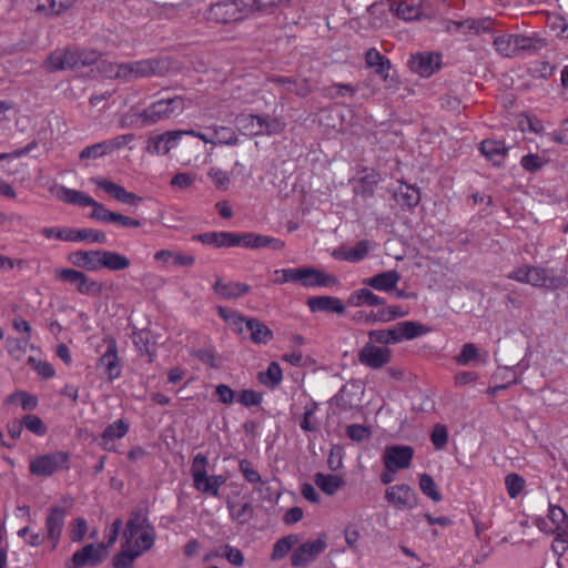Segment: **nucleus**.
<instances>
[{
	"instance_id": "obj_57",
	"label": "nucleus",
	"mask_w": 568,
	"mask_h": 568,
	"mask_svg": "<svg viewBox=\"0 0 568 568\" xmlns=\"http://www.w3.org/2000/svg\"><path fill=\"white\" fill-rule=\"evenodd\" d=\"M23 424H24V427L38 435V436H43L47 434V426L44 425V423L42 422V419L37 416V415H33V414H28L23 417Z\"/></svg>"
},
{
	"instance_id": "obj_47",
	"label": "nucleus",
	"mask_w": 568,
	"mask_h": 568,
	"mask_svg": "<svg viewBox=\"0 0 568 568\" xmlns=\"http://www.w3.org/2000/svg\"><path fill=\"white\" fill-rule=\"evenodd\" d=\"M91 181L99 189L103 190L106 194H109L110 196L114 197L118 201H121V199L123 197V194L126 191L122 185L116 184L108 179L94 178V179H91Z\"/></svg>"
},
{
	"instance_id": "obj_35",
	"label": "nucleus",
	"mask_w": 568,
	"mask_h": 568,
	"mask_svg": "<svg viewBox=\"0 0 568 568\" xmlns=\"http://www.w3.org/2000/svg\"><path fill=\"white\" fill-rule=\"evenodd\" d=\"M274 338L273 331L257 318L251 317V343L266 345Z\"/></svg>"
},
{
	"instance_id": "obj_56",
	"label": "nucleus",
	"mask_w": 568,
	"mask_h": 568,
	"mask_svg": "<svg viewBox=\"0 0 568 568\" xmlns=\"http://www.w3.org/2000/svg\"><path fill=\"white\" fill-rule=\"evenodd\" d=\"M216 555L225 557L232 565L235 566H242L244 564V556L242 551L230 545L220 547Z\"/></svg>"
},
{
	"instance_id": "obj_53",
	"label": "nucleus",
	"mask_w": 568,
	"mask_h": 568,
	"mask_svg": "<svg viewBox=\"0 0 568 568\" xmlns=\"http://www.w3.org/2000/svg\"><path fill=\"white\" fill-rule=\"evenodd\" d=\"M108 144L104 141L85 146L79 154L81 160H95L108 154Z\"/></svg>"
},
{
	"instance_id": "obj_31",
	"label": "nucleus",
	"mask_w": 568,
	"mask_h": 568,
	"mask_svg": "<svg viewBox=\"0 0 568 568\" xmlns=\"http://www.w3.org/2000/svg\"><path fill=\"white\" fill-rule=\"evenodd\" d=\"M315 485L326 495H334L345 485V480L338 475L316 473L314 476Z\"/></svg>"
},
{
	"instance_id": "obj_18",
	"label": "nucleus",
	"mask_w": 568,
	"mask_h": 568,
	"mask_svg": "<svg viewBox=\"0 0 568 568\" xmlns=\"http://www.w3.org/2000/svg\"><path fill=\"white\" fill-rule=\"evenodd\" d=\"M438 54L433 53H417L412 55L409 60V68L413 72L422 77H430L440 67Z\"/></svg>"
},
{
	"instance_id": "obj_12",
	"label": "nucleus",
	"mask_w": 568,
	"mask_h": 568,
	"mask_svg": "<svg viewBox=\"0 0 568 568\" xmlns=\"http://www.w3.org/2000/svg\"><path fill=\"white\" fill-rule=\"evenodd\" d=\"M105 557V546L101 542L99 545L88 544L81 549L77 550L71 557V566L68 568H82L84 566H98Z\"/></svg>"
},
{
	"instance_id": "obj_10",
	"label": "nucleus",
	"mask_w": 568,
	"mask_h": 568,
	"mask_svg": "<svg viewBox=\"0 0 568 568\" xmlns=\"http://www.w3.org/2000/svg\"><path fill=\"white\" fill-rule=\"evenodd\" d=\"M414 449L406 445H392L385 448L383 462L389 471H398L410 466Z\"/></svg>"
},
{
	"instance_id": "obj_27",
	"label": "nucleus",
	"mask_w": 568,
	"mask_h": 568,
	"mask_svg": "<svg viewBox=\"0 0 568 568\" xmlns=\"http://www.w3.org/2000/svg\"><path fill=\"white\" fill-rule=\"evenodd\" d=\"M480 152L495 165H499L507 154V148L501 141L487 139L480 143Z\"/></svg>"
},
{
	"instance_id": "obj_50",
	"label": "nucleus",
	"mask_w": 568,
	"mask_h": 568,
	"mask_svg": "<svg viewBox=\"0 0 568 568\" xmlns=\"http://www.w3.org/2000/svg\"><path fill=\"white\" fill-rule=\"evenodd\" d=\"M548 518L556 525L558 532L568 531V515L561 507L549 505Z\"/></svg>"
},
{
	"instance_id": "obj_49",
	"label": "nucleus",
	"mask_w": 568,
	"mask_h": 568,
	"mask_svg": "<svg viewBox=\"0 0 568 568\" xmlns=\"http://www.w3.org/2000/svg\"><path fill=\"white\" fill-rule=\"evenodd\" d=\"M41 234L47 239H57L64 242H74L75 229L72 227H43Z\"/></svg>"
},
{
	"instance_id": "obj_1",
	"label": "nucleus",
	"mask_w": 568,
	"mask_h": 568,
	"mask_svg": "<svg viewBox=\"0 0 568 568\" xmlns=\"http://www.w3.org/2000/svg\"><path fill=\"white\" fill-rule=\"evenodd\" d=\"M272 281L275 284L300 283L305 287H331L339 284L335 275L312 266L276 270Z\"/></svg>"
},
{
	"instance_id": "obj_16",
	"label": "nucleus",
	"mask_w": 568,
	"mask_h": 568,
	"mask_svg": "<svg viewBox=\"0 0 568 568\" xmlns=\"http://www.w3.org/2000/svg\"><path fill=\"white\" fill-rule=\"evenodd\" d=\"M67 517V509L61 506H52L45 518L47 538L52 541V548H55Z\"/></svg>"
},
{
	"instance_id": "obj_55",
	"label": "nucleus",
	"mask_w": 568,
	"mask_h": 568,
	"mask_svg": "<svg viewBox=\"0 0 568 568\" xmlns=\"http://www.w3.org/2000/svg\"><path fill=\"white\" fill-rule=\"evenodd\" d=\"M399 195L403 204L409 209L415 207L420 201L419 190L412 185L400 187Z\"/></svg>"
},
{
	"instance_id": "obj_61",
	"label": "nucleus",
	"mask_w": 568,
	"mask_h": 568,
	"mask_svg": "<svg viewBox=\"0 0 568 568\" xmlns=\"http://www.w3.org/2000/svg\"><path fill=\"white\" fill-rule=\"evenodd\" d=\"M316 409H317L316 403H312L310 406H307L305 408V412H304L303 417L300 423V426L304 432L314 433V432L318 430L317 424L312 420Z\"/></svg>"
},
{
	"instance_id": "obj_46",
	"label": "nucleus",
	"mask_w": 568,
	"mask_h": 568,
	"mask_svg": "<svg viewBox=\"0 0 568 568\" xmlns=\"http://www.w3.org/2000/svg\"><path fill=\"white\" fill-rule=\"evenodd\" d=\"M419 488L423 494L429 497L433 501L438 503L442 500V495L430 475L426 473L419 475Z\"/></svg>"
},
{
	"instance_id": "obj_13",
	"label": "nucleus",
	"mask_w": 568,
	"mask_h": 568,
	"mask_svg": "<svg viewBox=\"0 0 568 568\" xmlns=\"http://www.w3.org/2000/svg\"><path fill=\"white\" fill-rule=\"evenodd\" d=\"M325 536L317 538L313 541L302 544L291 556V564L293 567H305L312 562L326 548Z\"/></svg>"
},
{
	"instance_id": "obj_41",
	"label": "nucleus",
	"mask_w": 568,
	"mask_h": 568,
	"mask_svg": "<svg viewBox=\"0 0 568 568\" xmlns=\"http://www.w3.org/2000/svg\"><path fill=\"white\" fill-rule=\"evenodd\" d=\"M60 199L69 204H74L79 206H90V204L94 203V199L91 197L90 195L81 191L68 189L65 186L61 187Z\"/></svg>"
},
{
	"instance_id": "obj_6",
	"label": "nucleus",
	"mask_w": 568,
	"mask_h": 568,
	"mask_svg": "<svg viewBox=\"0 0 568 568\" xmlns=\"http://www.w3.org/2000/svg\"><path fill=\"white\" fill-rule=\"evenodd\" d=\"M69 460L70 456L65 452L44 454L30 462L29 471L36 476L50 477L57 471L69 469Z\"/></svg>"
},
{
	"instance_id": "obj_19",
	"label": "nucleus",
	"mask_w": 568,
	"mask_h": 568,
	"mask_svg": "<svg viewBox=\"0 0 568 568\" xmlns=\"http://www.w3.org/2000/svg\"><path fill=\"white\" fill-rule=\"evenodd\" d=\"M101 250L75 251L69 254L68 261L75 267L90 272L100 271Z\"/></svg>"
},
{
	"instance_id": "obj_21",
	"label": "nucleus",
	"mask_w": 568,
	"mask_h": 568,
	"mask_svg": "<svg viewBox=\"0 0 568 568\" xmlns=\"http://www.w3.org/2000/svg\"><path fill=\"white\" fill-rule=\"evenodd\" d=\"M146 525H152L148 518V510L140 507L134 509L123 531V538L126 544L132 542L138 532L146 528Z\"/></svg>"
},
{
	"instance_id": "obj_37",
	"label": "nucleus",
	"mask_w": 568,
	"mask_h": 568,
	"mask_svg": "<svg viewBox=\"0 0 568 568\" xmlns=\"http://www.w3.org/2000/svg\"><path fill=\"white\" fill-rule=\"evenodd\" d=\"M213 134V145H234L237 143V134L227 126H209L206 129Z\"/></svg>"
},
{
	"instance_id": "obj_9",
	"label": "nucleus",
	"mask_w": 568,
	"mask_h": 568,
	"mask_svg": "<svg viewBox=\"0 0 568 568\" xmlns=\"http://www.w3.org/2000/svg\"><path fill=\"white\" fill-rule=\"evenodd\" d=\"M385 500L397 510H409L417 506V496L407 484L393 485L385 490Z\"/></svg>"
},
{
	"instance_id": "obj_25",
	"label": "nucleus",
	"mask_w": 568,
	"mask_h": 568,
	"mask_svg": "<svg viewBox=\"0 0 568 568\" xmlns=\"http://www.w3.org/2000/svg\"><path fill=\"white\" fill-rule=\"evenodd\" d=\"M154 260L174 266L190 267L195 263L192 254L181 253L179 251L161 250L154 254Z\"/></svg>"
},
{
	"instance_id": "obj_36",
	"label": "nucleus",
	"mask_w": 568,
	"mask_h": 568,
	"mask_svg": "<svg viewBox=\"0 0 568 568\" xmlns=\"http://www.w3.org/2000/svg\"><path fill=\"white\" fill-rule=\"evenodd\" d=\"M247 290L248 287L246 285L234 282L223 283L216 281L214 284L215 293L225 300L237 298L245 294Z\"/></svg>"
},
{
	"instance_id": "obj_11",
	"label": "nucleus",
	"mask_w": 568,
	"mask_h": 568,
	"mask_svg": "<svg viewBox=\"0 0 568 568\" xmlns=\"http://www.w3.org/2000/svg\"><path fill=\"white\" fill-rule=\"evenodd\" d=\"M358 359L363 365L378 369L390 362L392 351L387 346H376L368 342L359 351Z\"/></svg>"
},
{
	"instance_id": "obj_2",
	"label": "nucleus",
	"mask_w": 568,
	"mask_h": 568,
	"mask_svg": "<svg viewBox=\"0 0 568 568\" xmlns=\"http://www.w3.org/2000/svg\"><path fill=\"white\" fill-rule=\"evenodd\" d=\"M430 332V327L415 321L398 322L386 329H373L368 332L369 342L383 345L397 344L403 341H412Z\"/></svg>"
},
{
	"instance_id": "obj_42",
	"label": "nucleus",
	"mask_w": 568,
	"mask_h": 568,
	"mask_svg": "<svg viewBox=\"0 0 568 568\" xmlns=\"http://www.w3.org/2000/svg\"><path fill=\"white\" fill-rule=\"evenodd\" d=\"M220 316L229 324L231 329L237 334L242 333L244 326L248 327V320L237 315L235 312L230 311L223 306L217 307Z\"/></svg>"
},
{
	"instance_id": "obj_29",
	"label": "nucleus",
	"mask_w": 568,
	"mask_h": 568,
	"mask_svg": "<svg viewBox=\"0 0 568 568\" xmlns=\"http://www.w3.org/2000/svg\"><path fill=\"white\" fill-rule=\"evenodd\" d=\"M347 304L354 307H361L364 305L378 306L385 304V300L368 288H359L348 296Z\"/></svg>"
},
{
	"instance_id": "obj_45",
	"label": "nucleus",
	"mask_w": 568,
	"mask_h": 568,
	"mask_svg": "<svg viewBox=\"0 0 568 568\" xmlns=\"http://www.w3.org/2000/svg\"><path fill=\"white\" fill-rule=\"evenodd\" d=\"M515 34H503L494 40V47L496 51L503 57L514 58L516 57L515 49Z\"/></svg>"
},
{
	"instance_id": "obj_30",
	"label": "nucleus",
	"mask_w": 568,
	"mask_h": 568,
	"mask_svg": "<svg viewBox=\"0 0 568 568\" xmlns=\"http://www.w3.org/2000/svg\"><path fill=\"white\" fill-rule=\"evenodd\" d=\"M268 81L277 84L285 92L295 93L301 97H305L308 93V85L305 80L297 81L292 77L274 75L268 78Z\"/></svg>"
},
{
	"instance_id": "obj_63",
	"label": "nucleus",
	"mask_w": 568,
	"mask_h": 568,
	"mask_svg": "<svg viewBox=\"0 0 568 568\" xmlns=\"http://www.w3.org/2000/svg\"><path fill=\"white\" fill-rule=\"evenodd\" d=\"M92 212L90 217L102 223H111L112 211L108 210L103 204L94 200L93 204H90Z\"/></svg>"
},
{
	"instance_id": "obj_3",
	"label": "nucleus",
	"mask_w": 568,
	"mask_h": 568,
	"mask_svg": "<svg viewBox=\"0 0 568 568\" xmlns=\"http://www.w3.org/2000/svg\"><path fill=\"white\" fill-rule=\"evenodd\" d=\"M209 459L205 455L199 453L194 456L191 465V475L193 478V486L202 494L219 496L220 487L225 483L222 475L209 476L206 466Z\"/></svg>"
},
{
	"instance_id": "obj_59",
	"label": "nucleus",
	"mask_w": 568,
	"mask_h": 568,
	"mask_svg": "<svg viewBox=\"0 0 568 568\" xmlns=\"http://www.w3.org/2000/svg\"><path fill=\"white\" fill-rule=\"evenodd\" d=\"M430 440L435 449L440 450L447 445L448 433L445 425L436 424L433 428Z\"/></svg>"
},
{
	"instance_id": "obj_17",
	"label": "nucleus",
	"mask_w": 568,
	"mask_h": 568,
	"mask_svg": "<svg viewBox=\"0 0 568 568\" xmlns=\"http://www.w3.org/2000/svg\"><path fill=\"white\" fill-rule=\"evenodd\" d=\"M181 138L182 132L176 131H168L155 136H150L146 151L151 154H166L176 146Z\"/></svg>"
},
{
	"instance_id": "obj_38",
	"label": "nucleus",
	"mask_w": 568,
	"mask_h": 568,
	"mask_svg": "<svg viewBox=\"0 0 568 568\" xmlns=\"http://www.w3.org/2000/svg\"><path fill=\"white\" fill-rule=\"evenodd\" d=\"M155 537L156 534L154 526L146 525V528L141 531L140 536H135V538L133 539V550L135 552H139V556H141L143 552L148 551L153 547Z\"/></svg>"
},
{
	"instance_id": "obj_32",
	"label": "nucleus",
	"mask_w": 568,
	"mask_h": 568,
	"mask_svg": "<svg viewBox=\"0 0 568 568\" xmlns=\"http://www.w3.org/2000/svg\"><path fill=\"white\" fill-rule=\"evenodd\" d=\"M365 172V175L358 179L356 185L354 186V192L357 195H361L363 199H368L374 195L375 186L379 183L381 176L374 170Z\"/></svg>"
},
{
	"instance_id": "obj_5",
	"label": "nucleus",
	"mask_w": 568,
	"mask_h": 568,
	"mask_svg": "<svg viewBox=\"0 0 568 568\" xmlns=\"http://www.w3.org/2000/svg\"><path fill=\"white\" fill-rule=\"evenodd\" d=\"M120 80L131 82L138 79L150 78L152 75L163 74L166 70L163 61L156 58L131 61L122 63L120 69Z\"/></svg>"
},
{
	"instance_id": "obj_60",
	"label": "nucleus",
	"mask_w": 568,
	"mask_h": 568,
	"mask_svg": "<svg viewBox=\"0 0 568 568\" xmlns=\"http://www.w3.org/2000/svg\"><path fill=\"white\" fill-rule=\"evenodd\" d=\"M396 14L403 20L410 21L420 17V10L412 3L400 2L397 4Z\"/></svg>"
},
{
	"instance_id": "obj_62",
	"label": "nucleus",
	"mask_w": 568,
	"mask_h": 568,
	"mask_svg": "<svg viewBox=\"0 0 568 568\" xmlns=\"http://www.w3.org/2000/svg\"><path fill=\"white\" fill-rule=\"evenodd\" d=\"M478 356V348L473 343H466L463 345L460 353L456 356V362L460 365H467L471 361H475Z\"/></svg>"
},
{
	"instance_id": "obj_24",
	"label": "nucleus",
	"mask_w": 568,
	"mask_h": 568,
	"mask_svg": "<svg viewBox=\"0 0 568 568\" xmlns=\"http://www.w3.org/2000/svg\"><path fill=\"white\" fill-rule=\"evenodd\" d=\"M513 41H515L516 57L521 53H537L547 45L546 39L539 37L537 33L531 36L515 34Z\"/></svg>"
},
{
	"instance_id": "obj_40",
	"label": "nucleus",
	"mask_w": 568,
	"mask_h": 568,
	"mask_svg": "<svg viewBox=\"0 0 568 568\" xmlns=\"http://www.w3.org/2000/svg\"><path fill=\"white\" fill-rule=\"evenodd\" d=\"M129 432V424L124 419H118L108 425L102 433L103 444L106 446L109 442L124 437Z\"/></svg>"
},
{
	"instance_id": "obj_48",
	"label": "nucleus",
	"mask_w": 568,
	"mask_h": 568,
	"mask_svg": "<svg viewBox=\"0 0 568 568\" xmlns=\"http://www.w3.org/2000/svg\"><path fill=\"white\" fill-rule=\"evenodd\" d=\"M74 242L87 241L90 243L105 244L108 239L104 232L94 229H75Z\"/></svg>"
},
{
	"instance_id": "obj_7",
	"label": "nucleus",
	"mask_w": 568,
	"mask_h": 568,
	"mask_svg": "<svg viewBox=\"0 0 568 568\" xmlns=\"http://www.w3.org/2000/svg\"><path fill=\"white\" fill-rule=\"evenodd\" d=\"M55 278L74 286L82 295L99 296L102 294V283L90 278L85 273L74 268H60L55 271Z\"/></svg>"
},
{
	"instance_id": "obj_34",
	"label": "nucleus",
	"mask_w": 568,
	"mask_h": 568,
	"mask_svg": "<svg viewBox=\"0 0 568 568\" xmlns=\"http://www.w3.org/2000/svg\"><path fill=\"white\" fill-rule=\"evenodd\" d=\"M221 9H225V13L229 16V19L234 21L245 19L248 11L245 0H231L213 7V10Z\"/></svg>"
},
{
	"instance_id": "obj_26",
	"label": "nucleus",
	"mask_w": 568,
	"mask_h": 568,
	"mask_svg": "<svg viewBox=\"0 0 568 568\" xmlns=\"http://www.w3.org/2000/svg\"><path fill=\"white\" fill-rule=\"evenodd\" d=\"M365 63L368 68H373L375 73L386 80L390 69V61L383 55L377 49L371 48L365 53Z\"/></svg>"
},
{
	"instance_id": "obj_23",
	"label": "nucleus",
	"mask_w": 568,
	"mask_h": 568,
	"mask_svg": "<svg viewBox=\"0 0 568 568\" xmlns=\"http://www.w3.org/2000/svg\"><path fill=\"white\" fill-rule=\"evenodd\" d=\"M307 306L312 312H327L343 314L345 306L338 297L334 296H313L307 300Z\"/></svg>"
},
{
	"instance_id": "obj_58",
	"label": "nucleus",
	"mask_w": 568,
	"mask_h": 568,
	"mask_svg": "<svg viewBox=\"0 0 568 568\" xmlns=\"http://www.w3.org/2000/svg\"><path fill=\"white\" fill-rule=\"evenodd\" d=\"M122 63L102 60L98 64V71L108 79L120 80V72H122Z\"/></svg>"
},
{
	"instance_id": "obj_54",
	"label": "nucleus",
	"mask_w": 568,
	"mask_h": 568,
	"mask_svg": "<svg viewBox=\"0 0 568 568\" xmlns=\"http://www.w3.org/2000/svg\"><path fill=\"white\" fill-rule=\"evenodd\" d=\"M138 557L139 552H135L133 549L123 550L113 557L112 564L114 568H132Z\"/></svg>"
},
{
	"instance_id": "obj_33",
	"label": "nucleus",
	"mask_w": 568,
	"mask_h": 568,
	"mask_svg": "<svg viewBox=\"0 0 568 568\" xmlns=\"http://www.w3.org/2000/svg\"><path fill=\"white\" fill-rule=\"evenodd\" d=\"M258 382L270 389L276 388L283 381V371L277 362H271L267 368L257 374Z\"/></svg>"
},
{
	"instance_id": "obj_14",
	"label": "nucleus",
	"mask_w": 568,
	"mask_h": 568,
	"mask_svg": "<svg viewBox=\"0 0 568 568\" xmlns=\"http://www.w3.org/2000/svg\"><path fill=\"white\" fill-rule=\"evenodd\" d=\"M106 351L99 358V367H102L110 382L121 376V365L118 357V345L113 337L104 338Z\"/></svg>"
},
{
	"instance_id": "obj_51",
	"label": "nucleus",
	"mask_w": 568,
	"mask_h": 568,
	"mask_svg": "<svg viewBox=\"0 0 568 568\" xmlns=\"http://www.w3.org/2000/svg\"><path fill=\"white\" fill-rule=\"evenodd\" d=\"M407 315V311H404L398 305L384 307L374 315V321L390 322L396 318H400Z\"/></svg>"
},
{
	"instance_id": "obj_15",
	"label": "nucleus",
	"mask_w": 568,
	"mask_h": 568,
	"mask_svg": "<svg viewBox=\"0 0 568 568\" xmlns=\"http://www.w3.org/2000/svg\"><path fill=\"white\" fill-rule=\"evenodd\" d=\"M78 59H80L79 50H55L45 60V67L51 72L65 69H74L79 68Z\"/></svg>"
},
{
	"instance_id": "obj_22",
	"label": "nucleus",
	"mask_w": 568,
	"mask_h": 568,
	"mask_svg": "<svg viewBox=\"0 0 568 568\" xmlns=\"http://www.w3.org/2000/svg\"><path fill=\"white\" fill-rule=\"evenodd\" d=\"M529 274L528 284L535 287L556 290L561 284V280L556 277L554 271L549 268L531 266Z\"/></svg>"
},
{
	"instance_id": "obj_8",
	"label": "nucleus",
	"mask_w": 568,
	"mask_h": 568,
	"mask_svg": "<svg viewBox=\"0 0 568 568\" xmlns=\"http://www.w3.org/2000/svg\"><path fill=\"white\" fill-rule=\"evenodd\" d=\"M204 245H211L214 247H235L244 246L248 247V234H237L232 232H206L193 237Z\"/></svg>"
},
{
	"instance_id": "obj_4",
	"label": "nucleus",
	"mask_w": 568,
	"mask_h": 568,
	"mask_svg": "<svg viewBox=\"0 0 568 568\" xmlns=\"http://www.w3.org/2000/svg\"><path fill=\"white\" fill-rule=\"evenodd\" d=\"M185 109L184 98L181 95L160 99L151 103L140 114L144 124L151 125L162 120L181 114Z\"/></svg>"
},
{
	"instance_id": "obj_64",
	"label": "nucleus",
	"mask_w": 568,
	"mask_h": 568,
	"mask_svg": "<svg viewBox=\"0 0 568 568\" xmlns=\"http://www.w3.org/2000/svg\"><path fill=\"white\" fill-rule=\"evenodd\" d=\"M521 166L528 172H536L545 165V161L537 154L529 153L521 158Z\"/></svg>"
},
{
	"instance_id": "obj_20",
	"label": "nucleus",
	"mask_w": 568,
	"mask_h": 568,
	"mask_svg": "<svg viewBox=\"0 0 568 568\" xmlns=\"http://www.w3.org/2000/svg\"><path fill=\"white\" fill-rule=\"evenodd\" d=\"M400 281V274L396 270L378 273L363 280V284L381 292H390Z\"/></svg>"
},
{
	"instance_id": "obj_28",
	"label": "nucleus",
	"mask_w": 568,
	"mask_h": 568,
	"mask_svg": "<svg viewBox=\"0 0 568 568\" xmlns=\"http://www.w3.org/2000/svg\"><path fill=\"white\" fill-rule=\"evenodd\" d=\"M101 253L100 270L108 268L116 272L124 271L131 265V261L118 252L101 250Z\"/></svg>"
},
{
	"instance_id": "obj_39",
	"label": "nucleus",
	"mask_w": 568,
	"mask_h": 568,
	"mask_svg": "<svg viewBox=\"0 0 568 568\" xmlns=\"http://www.w3.org/2000/svg\"><path fill=\"white\" fill-rule=\"evenodd\" d=\"M297 542V535L292 534L280 538L273 546L271 559L274 561L283 559Z\"/></svg>"
},
{
	"instance_id": "obj_44",
	"label": "nucleus",
	"mask_w": 568,
	"mask_h": 568,
	"mask_svg": "<svg viewBox=\"0 0 568 568\" xmlns=\"http://www.w3.org/2000/svg\"><path fill=\"white\" fill-rule=\"evenodd\" d=\"M261 247L278 251L284 247V242L277 237L251 233V248Z\"/></svg>"
},
{
	"instance_id": "obj_52",
	"label": "nucleus",
	"mask_w": 568,
	"mask_h": 568,
	"mask_svg": "<svg viewBox=\"0 0 568 568\" xmlns=\"http://www.w3.org/2000/svg\"><path fill=\"white\" fill-rule=\"evenodd\" d=\"M505 485L509 497L516 498L525 487V479L516 473H510L505 477Z\"/></svg>"
},
{
	"instance_id": "obj_43",
	"label": "nucleus",
	"mask_w": 568,
	"mask_h": 568,
	"mask_svg": "<svg viewBox=\"0 0 568 568\" xmlns=\"http://www.w3.org/2000/svg\"><path fill=\"white\" fill-rule=\"evenodd\" d=\"M77 0H50L49 6L38 4L36 11L45 16H60L69 10Z\"/></svg>"
}]
</instances>
